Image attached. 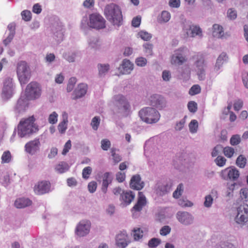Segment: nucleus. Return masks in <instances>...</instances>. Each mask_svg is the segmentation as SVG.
Returning <instances> with one entry per match:
<instances>
[{"label": "nucleus", "instance_id": "de8ad7c7", "mask_svg": "<svg viewBox=\"0 0 248 248\" xmlns=\"http://www.w3.org/2000/svg\"><path fill=\"white\" fill-rule=\"evenodd\" d=\"M100 122V118L98 116L93 117L91 122V125L93 130H96L98 129Z\"/></svg>", "mask_w": 248, "mask_h": 248}, {"label": "nucleus", "instance_id": "ddd939ff", "mask_svg": "<svg viewBox=\"0 0 248 248\" xmlns=\"http://www.w3.org/2000/svg\"><path fill=\"white\" fill-rule=\"evenodd\" d=\"M176 217L179 222L186 226L192 224L194 220V217L191 214L185 211L178 212Z\"/></svg>", "mask_w": 248, "mask_h": 248}, {"label": "nucleus", "instance_id": "a18cd8bd", "mask_svg": "<svg viewBox=\"0 0 248 248\" xmlns=\"http://www.w3.org/2000/svg\"><path fill=\"white\" fill-rule=\"evenodd\" d=\"M187 108L190 112L194 113L198 109L197 104L193 101H189L187 104Z\"/></svg>", "mask_w": 248, "mask_h": 248}, {"label": "nucleus", "instance_id": "72a5a7b5", "mask_svg": "<svg viewBox=\"0 0 248 248\" xmlns=\"http://www.w3.org/2000/svg\"><path fill=\"white\" fill-rule=\"evenodd\" d=\"M97 68L99 72V76L100 77H102L104 76L108 71L109 69V65L108 64L99 63L97 65Z\"/></svg>", "mask_w": 248, "mask_h": 248}, {"label": "nucleus", "instance_id": "09e8293b", "mask_svg": "<svg viewBox=\"0 0 248 248\" xmlns=\"http://www.w3.org/2000/svg\"><path fill=\"white\" fill-rule=\"evenodd\" d=\"M241 142L240 136L239 135H233L230 139V143L232 145H237Z\"/></svg>", "mask_w": 248, "mask_h": 248}, {"label": "nucleus", "instance_id": "774afa93", "mask_svg": "<svg viewBox=\"0 0 248 248\" xmlns=\"http://www.w3.org/2000/svg\"><path fill=\"white\" fill-rule=\"evenodd\" d=\"M228 17L230 19H235L237 17V13L235 10L232 9H229L227 12Z\"/></svg>", "mask_w": 248, "mask_h": 248}, {"label": "nucleus", "instance_id": "423d86ee", "mask_svg": "<svg viewBox=\"0 0 248 248\" xmlns=\"http://www.w3.org/2000/svg\"><path fill=\"white\" fill-rule=\"evenodd\" d=\"M195 71L200 80L205 79L206 68L207 63L204 57L202 56H198L196 61L194 63Z\"/></svg>", "mask_w": 248, "mask_h": 248}, {"label": "nucleus", "instance_id": "0e129e2a", "mask_svg": "<svg viewBox=\"0 0 248 248\" xmlns=\"http://www.w3.org/2000/svg\"><path fill=\"white\" fill-rule=\"evenodd\" d=\"M213 198L210 195H208L205 197V201L204 202V205L206 207H210L211 206L213 203Z\"/></svg>", "mask_w": 248, "mask_h": 248}, {"label": "nucleus", "instance_id": "13d9d810", "mask_svg": "<svg viewBox=\"0 0 248 248\" xmlns=\"http://www.w3.org/2000/svg\"><path fill=\"white\" fill-rule=\"evenodd\" d=\"M171 231V228L168 225L163 226L160 230V234L163 236H166L169 234Z\"/></svg>", "mask_w": 248, "mask_h": 248}, {"label": "nucleus", "instance_id": "393cba45", "mask_svg": "<svg viewBox=\"0 0 248 248\" xmlns=\"http://www.w3.org/2000/svg\"><path fill=\"white\" fill-rule=\"evenodd\" d=\"M88 43L89 47L91 49L96 50H99L101 48V42L98 37H90L88 41Z\"/></svg>", "mask_w": 248, "mask_h": 248}, {"label": "nucleus", "instance_id": "4d7b16f0", "mask_svg": "<svg viewBox=\"0 0 248 248\" xmlns=\"http://www.w3.org/2000/svg\"><path fill=\"white\" fill-rule=\"evenodd\" d=\"M111 155L113 157V161L115 163H118L122 160L121 156L118 154H116L115 148H112L111 149Z\"/></svg>", "mask_w": 248, "mask_h": 248}, {"label": "nucleus", "instance_id": "9d476101", "mask_svg": "<svg viewBox=\"0 0 248 248\" xmlns=\"http://www.w3.org/2000/svg\"><path fill=\"white\" fill-rule=\"evenodd\" d=\"M50 28L54 39L58 43L62 41L63 38V27L62 23L58 21H55L51 23Z\"/></svg>", "mask_w": 248, "mask_h": 248}, {"label": "nucleus", "instance_id": "bf43d9fd", "mask_svg": "<svg viewBox=\"0 0 248 248\" xmlns=\"http://www.w3.org/2000/svg\"><path fill=\"white\" fill-rule=\"evenodd\" d=\"M57 113L54 111L52 113H51L48 117V122L50 124H54L57 122V118H58Z\"/></svg>", "mask_w": 248, "mask_h": 248}, {"label": "nucleus", "instance_id": "603ef678", "mask_svg": "<svg viewBox=\"0 0 248 248\" xmlns=\"http://www.w3.org/2000/svg\"><path fill=\"white\" fill-rule=\"evenodd\" d=\"M222 150H223V146L221 145H217L213 149V151L211 153L212 156H217L219 155Z\"/></svg>", "mask_w": 248, "mask_h": 248}, {"label": "nucleus", "instance_id": "c85d7f7f", "mask_svg": "<svg viewBox=\"0 0 248 248\" xmlns=\"http://www.w3.org/2000/svg\"><path fill=\"white\" fill-rule=\"evenodd\" d=\"M227 54L225 52H222L218 57L215 67L214 70L217 72L222 67L223 64L227 60Z\"/></svg>", "mask_w": 248, "mask_h": 248}, {"label": "nucleus", "instance_id": "b1692460", "mask_svg": "<svg viewBox=\"0 0 248 248\" xmlns=\"http://www.w3.org/2000/svg\"><path fill=\"white\" fill-rule=\"evenodd\" d=\"M87 85L86 84L81 83L78 85L74 91L75 96L73 99H77L83 97L87 92Z\"/></svg>", "mask_w": 248, "mask_h": 248}, {"label": "nucleus", "instance_id": "864d4df0", "mask_svg": "<svg viewBox=\"0 0 248 248\" xmlns=\"http://www.w3.org/2000/svg\"><path fill=\"white\" fill-rule=\"evenodd\" d=\"M143 47L145 49V52L148 55H152L153 54V45L150 43H145L143 45Z\"/></svg>", "mask_w": 248, "mask_h": 248}, {"label": "nucleus", "instance_id": "2f4dec72", "mask_svg": "<svg viewBox=\"0 0 248 248\" xmlns=\"http://www.w3.org/2000/svg\"><path fill=\"white\" fill-rule=\"evenodd\" d=\"M212 29V34L214 37L219 38L223 36V30L221 26L215 24L213 25Z\"/></svg>", "mask_w": 248, "mask_h": 248}, {"label": "nucleus", "instance_id": "f3484780", "mask_svg": "<svg viewBox=\"0 0 248 248\" xmlns=\"http://www.w3.org/2000/svg\"><path fill=\"white\" fill-rule=\"evenodd\" d=\"M151 105L159 109L164 108L166 106L165 98L159 94H153L150 97Z\"/></svg>", "mask_w": 248, "mask_h": 248}, {"label": "nucleus", "instance_id": "dca6fc26", "mask_svg": "<svg viewBox=\"0 0 248 248\" xmlns=\"http://www.w3.org/2000/svg\"><path fill=\"white\" fill-rule=\"evenodd\" d=\"M13 93V85L12 78H7L3 82L2 96L6 99L11 97Z\"/></svg>", "mask_w": 248, "mask_h": 248}, {"label": "nucleus", "instance_id": "6ab92c4d", "mask_svg": "<svg viewBox=\"0 0 248 248\" xmlns=\"http://www.w3.org/2000/svg\"><path fill=\"white\" fill-rule=\"evenodd\" d=\"M40 143L39 139L31 140L25 145L26 151L31 155H34L39 150Z\"/></svg>", "mask_w": 248, "mask_h": 248}, {"label": "nucleus", "instance_id": "c03bdc74", "mask_svg": "<svg viewBox=\"0 0 248 248\" xmlns=\"http://www.w3.org/2000/svg\"><path fill=\"white\" fill-rule=\"evenodd\" d=\"M161 243V240L157 238H153L148 242V246L150 248H155Z\"/></svg>", "mask_w": 248, "mask_h": 248}, {"label": "nucleus", "instance_id": "6e6552de", "mask_svg": "<svg viewBox=\"0 0 248 248\" xmlns=\"http://www.w3.org/2000/svg\"><path fill=\"white\" fill-rule=\"evenodd\" d=\"M235 222L241 227L248 221V205H240L237 208V215L234 218Z\"/></svg>", "mask_w": 248, "mask_h": 248}, {"label": "nucleus", "instance_id": "2eb2a0df", "mask_svg": "<svg viewBox=\"0 0 248 248\" xmlns=\"http://www.w3.org/2000/svg\"><path fill=\"white\" fill-rule=\"evenodd\" d=\"M116 245L118 248H125L130 243L126 232L123 231L118 233L115 238Z\"/></svg>", "mask_w": 248, "mask_h": 248}, {"label": "nucleus", "instance_id": "6e6d98bb", "mask_svg": "<svg viewBox=\"0 0 248 248\" xmlns=\"http://www.w3.org/2000/svg\"><path fill=\"white\" fill-rule=\"evenodd\" d=\"M201 87L198 85H194L192 86L189 91V93L191 95L197 94L201 92Z\"/></svg>", "mask_w": 248, "mask_h": 248}, {"label": "nucleus", "instance_id": "f03ea898", "mask_svg": "<svg viewBox=\"0 0 248 248\" xmlns=\"http://www.w3.org/2000/svg\"><path fill=\"white\" fill-rule=\"evenodd\" d=\"M104 14L107 19L113 25L120 26L122 24V12L117 4L111 3L107 5L104 9Z\"/></svg>", "mask_w": 248, "mask_h": 248}, {"label": "nucleus", "instance_id": "7ed1b4c3", "mask_svg": "<svg viewBox=\"0 0 248 248\" xmlns=\"http://www.w3.org/2000/svg\"><path fill=\"white\" fill-rule=\"evenodd\" d=\"M139 114L141 119L147 124L156 123L160 117L158 111L152 107L142 108L139 111Z\"/></svg>", "mask_w": 248, "mask_h": 248}, {"label": "nucleus", "instance_id": "4468645a", "mask_svg": "<svg viewBox=\"0 0 248 248\" xmlns=\"http://www.w3.org/2000/svg\"><path fill=\"white\" fill-rule=\"evenodd\" d=\"M91 227V223L89 221L83 220L77 225L75 233L79 237H83L89 233Z\"/></svg>", "mask_w": 248, "mask_h": 248}, {"label": "nucleus", "instance_id": "79ce46f5", "mask_svg": "<svg viewBox=\"0 0 248 248\" xmlns=\"http://www.w3.org/2000/svg\"><path fill=\"white\" fill-rule=\"evenodd\" d=\"M183 191V185L180 184L177 187L176 189L173 193V197L175 199H178Z\"/></svg>", "mask_w": 248, "mask_h": 248}, {"label": "nucleus", "instance_id": "473e14b6", "mask_svg": "<svg viewBox=\"0 0 248 248\" xmlns=\"http://www.w3.org/2000/svg\"><path fill=\"white\" fill-rule=\"evenodd\" d=\"M69 169V166L68 164L65 162H61L55 167L56 171L60 173L65 172V171H67Z\"/></svg>", "mask_w": 248, "mask_h": 248}, {"label": "nucleus", "instance_id": "8fccbe9b", "mask_svg": "<svg viewBox=\"0 0 248 248\" xmlns=\"http://www.w3.org/2000/svg\"><path fill=\"white\" fill-rule=\"evenodd\" d=\"M133 236L136 240H138L143 236V231L140 228L134 229Z\"/></svg>", "mask_w": 248, "mask_h": 248}, {"label": "nucleus", "instance_id": "e433bc0d", "mask_svg": "<svg viewBox=\"0 0 248 248\" xmlns=\"http://www.w3.org/2000/svg\"><path fill=\"white\" fill-rule=\"evenodd\" d=\"M198 122L197 120H192L188 125L190 132L191 133H196L198 130Z\"/></svg>", "mask_w": 248, "mask_h": 248}, {"label": "nucleus", "instance_id": "4be33fe9", "mask_svg": "<svg viewBox=\"0 0 248 248\" xmlns=\"http://www.w3.org/2000/svg\"><path fill=\"white\" fill-rule=\"evenodd\" d=\"M29 100L26 96H21L17 102L15 108L16 111L18 113L24 112L28 107Z\"/></svg>", "mask_w": 248, "mask_h": 248}, {"label": "nucleus", "instance_id": "cd10ccee", "mask_svg": "<svg viewBox=\"0 0 248 248\" xmlns=\"http://www.w3.org/2000/svg\"><path fill=\"white\" fill-rule=\"evenodd\" d=\"M135 198V195L131 191H123L120 200L126 204V205L129 204Z\"/></svg>", "mask_w": 248, "mask_h": 248}, {"label": "nucleus", "instance_id": "f8f14e48", "mask_svg": "<svg viewBox=\"0 0 248 248\" xmlns=\"http://www.w3.org/2000/svg\"><path fill=\"white\" fill-rule=\"evenodd\" d=\"M172 183L170 180L164 183H157L155 186V192L159 196H163L171 190Z\"/></svg>", "mask_w": 248, "mask_h": 248}, {"label": "nucleus", "instance_id": "412c9836", "mask_svg": "<svg viewBox=\"0 0 248 248\" xmlns=\"http://www.w3.org/2000/svg\"><path fill=\"white\" fill-rule=\"evenodd\" d=\"M147 203L146 199L141 192H139V198L137 203L132 209V211L140 212L142 208L146 205Z\"/></svg>", "mask_w": 248, "mask_h": 248}, {"label": "nucleus", "instance_id": "ea45409f", "mask_svg": "<svg viewBox=\"0 0 248 248\" xmlns=\"http://www.w3.org/2000/svg\"><path fill=\"white\" fill-rule=\"evenodd\" d=\"M11 159V155L9 151H5L1 156V163H9Z\"/></svg>", "mask_w": 248, "mask_h": 248}, {"label": "nucleus", "instance_id": "37998d69", "mask_svg": "<svg viewBox=\"0 0 248 248\" xmlns=\"http://www.w3.org/2000/svg\"><path fill=\"white\" fill-rule=\"evenodd\" d=\"M226 160V159L223 156L218 155L214 161L217 166L221 167L225 165Z\"/></svg>", "mask_w": 248, "mask_h": 248}, {"label": "nucleus", "instance_id": "1a4fd4ad", "mask_svg": "<svg viewBox=\"0 0 248 248\" xmlns=\"http://www.w3.org/2000/svg\"><path fill=\"white\" fill-rule=\"evenodd\" d=\"M89 23H88L89 27L100 30L105 28V20L99 14L94 13L90 15Z\"/></svg>", "mask_w": 248, "mask_h": 248}, {"label": "nucleus", "instance_id": "c9c22d12", "mask_svg": "<svg viewBox=\"0 0 248 248\" xmlns=\"http://www.w3.org/2000/svg\"><path fill=\"white\" fill-rule=\"evenodd\" d=\"M247 163V159L243 155H240L236 160V165L240 168H244Z\"/></svg>", "mask_w": 248, "mask_h": 248}, {"label": "nucleus", "instance_id": "c756f323", "mask_svg": "<svg viewBox=\"0 0 248 248\" xmlns=\"http://www.w3.org/2000/svg\"><path fill=\"white\" fill-rule=\"evenodd\" d=\"M110 174V172H105L103 175L102 190L104 193L107 192L108 186L112 182V178Z\"/></svg>", "mask_w": 248, "mask_h": 248}, {"label": "nucleus", "instance_id": "9b49d317", "mask_svg": "<svg viewBox=\"0 0 248 248\" xmlns=\"http://www.w3.org/2000/svg\"><path fill=\"white\" fill-rule=\"evenodd\" d=\"M239 170L234 166L228 167L220 172L221 177L225 180L236 181L239 177Z\"/></svg>", "mask_w": 248, "mask_h": 248}, {"label": "nucleus", "instance_id": "f704fd0d", "mask_svg": "<svg viewBox=\"0 0 248 248\" xmlns=\"http://www.w3.org/2000/svg\"><path fill=\"white\" fill-rule=\"evenodd\" d=\"M68 123L67 116L63 115V120L61 122L58 126V129L59 132L63 134L65 132L67 129V125Z\"/></svg>", "mask_w": 248, "mask_h": 248}, {"label": "nucleus", "instance_id": "e2e57ef3", "mask_svg": "<svg viewBox=\"0 0 248 248\" xmlns=\"http://www.w3.org/2000/svg\"><path fill=\"white\" fill-rule=\"evenodd\" d=\"M135 62L138 66L143 67L147 63V60L143 57H139L136 59Z\"/></svg>", "mask_w": 248, "mask_h": 248}, {"label": "nucleus", "instance_id": "3c124183", "mask_svg": "<svg viewBox=\"0 0 248 248\" xmlns=\"http://www.w3.org/2000/svg\"><path fill=\"white\" fill-rule=\"evenodd\" d=\"M92 172V169L91 167H87L84 168L82 170V177L85 179H87L89 177V175Z\"/></svg>", "mask_w": 248, "mask_h": 248}, {"label": "nucleus", "instance_id": "bb28decb", "mask_svg": "<svg viewBox=\"0 0 248 248\" xmlns=\"http://www.w3.org/2000/svg\"><path fill=\"white\" fill-rule=\"evenodd\" d=\"M186 33L188 36L191 37H194L196 35L200 37L202 36V29L199 27L194 25L189 26V28L187 31Z\"/></svg>", "mask_w": 248, "mask_h": 248}, {"label": "nucleus", "instance_id": "58836bf2", "mask_svg": "<svg viewBox=\"0 0 248 248\" xmlns=\"http://www.w3.org/2000/svg\"><path fill=\"white\" fill-rule=\"evenodd\" d=\"M223 151L224 155L228 158L232 157L234 153V149L229 146H227L225 148L223 147Z\"/></svg>", "mask_w": 248, "mask_h": 248}, {"label": "nucleus", "instance_id": "4c0bfd02", "mask_svg": "<svg viewBox=\"0 0 248 248\" xmlns=\"http://www.w3.org/2000/svg\"><path fill=\"white\" fill-rule=\"evenodd\" d=\"M215 248H236L231 243L228 242H221L217 244Z\"/></svg>", "mask_w": 248, "mask_h": 248}, {"label": "nucleus", "instance_id": "5fc2aeb1", "mask_svg": "<svg viewBox=\"0 0 248 248\" xmlns=\"http://www.w3.org/2000/svg\"><path fill=\"white\" fill-rule=\"evenodd\" d=\"M138 34L144 41H148L152 38V35L147 31H140Z\"/></svg>", "mask_w": 248, "mask_h": 248}, {"label": "nucleus", "instance_id": "69168bd1", "mask_svg": "<svg viewBox=\"0 0 248 248\" xmlns=\"http://www.w3.org/2000/svg\"><path fill=\"white\" fill-rule=\"evenodd\" d=\"M63 58L66 59L69 62H73L75 61L76 54L75 53L67 54L64 53L63 54Z\"/></svg>", "mask_w": 248, "mask_h": 248}, {"label": "nucleus", "instance_id": "20e7f679", "mask_svg": "<svg viewBox=\"0 0 248 248\" xmlns=\"http://www.w3.org/2000/svg\"><path fill=\"white\" fill-rule=\"evenodd\" d=\"M115 101V108L114 113L119 116L124 117L128 115L129 105L124 96L121 94H118L114 96Z\"/></svg>", "mask_w": 248, "mask_h": 248}, {"label": "nucleus", "instance_id": "338daca9", "mask_svg": "<svg viewBox=\"0 0 248 248\" xmlns=\"http://www.w3.org/2000/svg\"><path fill=\"white\" fill-rule=\"evenodd\" d=\"M186 121L184 119L181 120L179 122L176 123L175 126V129L176 131H181L184 126Z\"/></svg>", "mask_w": 248, "mask_h": 248}, {"label": "nucleus", "instance_id": "5701e85b", "mask_svg": "<svg viewBox=\"0 0 248 248\" xmlns=\"http://www.w3.org/2000/svg\"><path fill=\"white\" fill-rule=\"evenodd\" d=\"M133 64L128 60L124 59L119 67V70L123 74H129L133 69Z\"/></svg>", "mask_w": 248, "mask_h": 248}, {"label": "nucleus", "instance_id": "49530a36", "mask_svg": "<svg viewBox=\"0 0 248 248\" xmlns=\"http://www.w3.org/2000/svg\"><path fill=\"white\" fill-rule=\"evenodd\" d=\"M21 15L22 16V18L25 21H29L31 20V12L27 10L23 11Z\"/></svg>", "mask_w": 248, "mask_h": 248}, {"label": "nucleus", "instance_id": "680f3d73", "mask_svg": "<svg viewBox=\"0 0 248 248\" xmlns=\"http://www.w3.org/2000/svg\"><path fill=\"white\" fill-rule=\"evenodd\" d=\"M97 188V183L95 181H92L88 184V189L91 193H94Z\"/></svg>", "mask_w": 248, "mask_h": 248}, {"label": "nucleus", "instance_id": "f257e3e1", "mask_svg": "<svg viewBox=\"0 0 248 248\" xmlns=\"http://www.w3.org/2000/svg\"><path fill=\"white\" fill-rule=\"evenodd\" d=\"M34 117L31 116L20 122L17 128V135L20 138L30 137L38 131V126L34 123Z\"/></svg>", "mask_w": 248, "mask_h": 248}, {"label": "nucleus", "instance_id": "7c9ffc66", "mask_svg": "<svg viewBox=\"0 0 248 248\" xmlns=\"http://www.w3.org/2000/svg\"><path fill=\"white\" fill-rule=\"evenodd\" d=\"M186 59L185 56L181 53H177L176 55H173L171 59V63L173 64L182 65L184 62H186Z\"/></svg>", "mask_w": 248, "mask_h": 248}, {"label": "nucleus", "instance_id": "052dcab7", "mask_svg": "<svg viewBox=\"0 0 248 248\" xmlns=\"http://www.w3.org/2000/svg\"><path fill=\"white\" fill-rule=\"evenodd\" d=\"M101 148L103 150L107 151L110 146V142L108 139H103L101 140Z\"/></svg>", "mask_w": 248, "mask_h": 248}, {"label": "nucleus", "instance_id": "a19ab883", "mask_svg": "<svg viewBox=\"0 0 248 248\" xmlns=\"http://www.w3.org/2000/svg\"><path fill=\"white\" fill-rule=\"evenodd\" d=\"M170 14L166 11H163L162 12L161 17L159 19L160 22H167L170 19Z\"/></svg>", "mask_w": 248, "mask_h": 248}, {"label": "nucleus", "instance_id": "39448f33", "mask_svg": "<svg viewBox=\"0 0 248 248\" xmlns=\"http://www.w3.org/2000/svg\"><path fill=\"white\" fill-rule=\"evenodd\" d=\"M16 73L21 85L26 84L31 77V70L25 61H20L17 64Z\"/></svg>", "mask_w": 248, "mask_h": 248}, {"label": "nucleus", "instance_id": "aec40b11", "mask_svg": "<svg viewBox=\"0 0 248 248\" xmlns=\"http://www.w3.org/2000/svg\"><path fill=\"white\" fill-rule=\"evenodd\" d=\"M50 184L47 181H42L38 183L34 187V191L39 195L43 194L50 191Z\"/></svg>", "mask_w": 248, "mask_h": 248}, {"label": "nucleus", "instance_id": "a878e982", "mask_svg": "<svg viewBox=\"0 0 248 248\" xmlns=\"http://www.w3.org/2000/svg\"><path fill=\"white\" fill-rule=\"evenodd\" d=\"M31 201L25 198H21L16 199L15 202V206L17 208H23L29 206L31 204Z\"/></svg>", "mask_w": 248, "mask_h": 248}, {"label": "nucleus", "instance_id": "0eeeda50", "mask_svg": "<svg viewBox=\"0 0 248 248\" xmlns=\"http://www.w3.org/2000/svg\"><path fill=\"white\" fill-rule=\"evenodd\" d=\"M41 94V87L38 83L31 82L27 86L25 90V96L27 99H35L39 97Z\"/></svg>", "mask_w": 248, "mask_h": 248}, {"label": "nucleus", "instance_id": "a211bd4d", "mask_svg": "<svg viewBox=\"0 0 248 248\" xmlns=\"http://www.w3.org/2000/svg\"><path fill=\"white\" fill-rule=\"evenodd\" d=\"M144 186V182L141 181V177L139 174L133 175L130 180V187L133 189L140 190Z\"/></svg>", "mask_w": 248, "mask_h": 248}]
</instances>
